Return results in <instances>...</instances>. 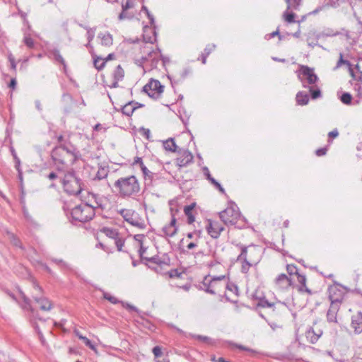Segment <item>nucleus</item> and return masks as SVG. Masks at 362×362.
<instances>
[{
	"instance_id": "16",
	"label": "nucleus",
	"mask_w": 362,
	"mask_h": 362,
	"mask_svg": "<svg viewBox=\"0 0 362 362\" xmlns=\"http://www.w3.org/2000/svg\"><path fill=\"white\" fill-rule=\"evenodd\" d=\"M274 283L279 289H286L291 286L292 280L286 274H281L275 279Z\"/></svg>"
},
{
	"instance_id": "14",
	"label": "nucleus",
	"mask_w": 362,
	"mask_h": 362,
	"mask_svg": "<svg viewBox=\"0 0 362 362\" xmlns=\"http://www.w3.org/2000/svg\"><path fill=\"white\" fill-rule=\"evenodd\" d=\"M135 0H127L126 2L122 4V12L118 16L119 21L125 19H132L134 14L132 12H129L128 10L134 7Z\"/></svg>"
},
{
	"instance_id": "11",
	"label": "nucleus",
	"mask_w": 362,
	"mask_h": 362,
	"mask_svg": "<svg viewBox=\"0 0 362 362\" xmlns=\"http://www.w3.org/2000/svg\"><path fill=\"white\" fill-rule=\"evenodd\" d=\"M177 153L179 156L176 159V163L179 167H186L192 163L194 156L189 150L179 148Z\"/></svg>"
},
{
	"instance_id": "36",
	"label": "nucleus",
	"mask_w": 362,
	"mask_h": 362,
	"mask_svg": "<svg viewBox=\"0 0 362 362\" xmlns=\"http://www.w3.org/2000/svg\"><path fill=\"white\" fill-rule=\"evenodd\" d=\"M160 57H162V55L160 54V50L158 49V52H156V54L150 62V66L151 69H155L157 67L158 64L160 62Z\"/></svg>"
},
{
	"instance_id": "5",
	"label": "nucleus",
	"mask_w": 362,
	"mask_h": 362,
	"mask_svg": "<svg viewBox=\"0 0 362 362\" xmlns=\"http://www.w3.org/2000/svg\"><path fill=\"white\" fill-rule=\"evenodd\" d=\"M51 157L59 173L64 172L65 168L69 164H74L76 161L71 160L70 157H67L65 151L62 148L56 146L51 153Z\"/></svg>"
},
{
	"instance_id": "25",
	"label": "nucleus",
	"mask_w": 362,
	"mask_h": 362,
	"mask_svg": "<svg viewBox=\"0 0 362 362\" xmlns=\"http://www.w3.org/2000/svg\"><path fill=\"white\" fill-rule=\"evenodd\" d=\"M163 146L166 151L173 153L177 152L179 150L178 146L176 145L174 139L173 138H169L167 140L163 141Z\"/></svg>"
},
{
	"instance_id": "32",
	"label": "nucleus",
	"mask_w": 362,
	"mask_h": 362,
	"mask_svg": "<svg viewBox=\"0 0 362 362\" xmlns=\"http://www.w3.org/2000/svg\"><path fill=\"white\" fill-rule=\"evenodd\" d=\"M295 17L296 14L293 13V11L288 10L287 8L283 13L284 20L288 23H295Z\"/></svg>"
},
{
	"instance_id": "63",
	"label": "nucleus",
	"mask_w": 362,
	"mask_h": 362,
	"mask_svg": "<svg viewBox=\"0 0 362 362\" xmlns=\"http://www.w3.org/2000/svg\"><path fill=\"white\" fill-rule=\"evenodd\" d=\"M327 149L326 148H321L317 149L315 151V153L317 156H322L327 153Z\"/></svg>"
},
{
	"instance_id": "42",
	"label": "nucleus",
	"mask_w": 362,
	"mask_h": 362,
	"mask_svg": "<svg viewBox=\"0 0 362 362\" xmlns=\"http://www.w3.org/2000/svg\"><path fill=\"white\" fill-rule=\"evenodd\" d=\"M158 52V49L157 50H151V51H150L147 54L146 56L142 57L141 58V63L150 62L151 61L152 58L156 54V52Z\"/></svg>"
},
{
	"instance_id": "62",
	"label": "nucleus",
	"mask_w": 362,
	"mask_h": 362,
	"mask_svg": "<svg viewBox=\"0 0 362 362\" xmlns=\"http://www.w3.org/2000/svg\"><path fill=\"white\" fill-rule=\"evenodd\" d=\"M145 238V235L143 234H137L134 236V238L136 241H137L139 245L143 244V240Z\"/></svg>"
},
{
	"instance_id": "30",
	"label": "nucleus",
	"mask_w": 362,
	"mask_h": 362,
	"mask_svg": "<svg viewBox=\"0 0 362 362\" xmlns=\"http://www.w3.org/2000/svg\"><path fill=\"white\" fill-rule=\"evenodd\" d=\"M288 10L298 11L301 5L302 0H285Z\"/></svg>"
},
{
	"instance_id": "59",
	"label": "nucleus",
	"mask_w": 362,
	"mask_h": 362,
	"mask_svg": "<svg viewBox=\"0 0 362 362\" xmlns=\"http://www.w3.org/2000/svg\"><path fill=\"white\" fill-rule=\"evenodd\" d=\"M212 185H214L220 192L222 194H225V189L223 188V187L221 185L219 182H218L216 180H212Z\"/></svg>"
},
{
	"instance_id": "10",
	"label": "nucleus",
	"mask_w": 362,
	"mask_h": 362,
	"mask_svg": "<svg viewBox=\"0 0 362 362\" xmlns=\"http://www.w3.org/2000/svg\"><path fill=\"white\" fill-rule=\"evenodd\" d=\"M237 246L240 249V254L237 257V262L241 263V272L247 274L250 267L253 265L247 261V249L250 247H246L241 244Z\"/></svg>"
},
{
	"instance_id": "31",
	"label": "nucleus",
	"mask_w": 362,
	"mask_h": 362,
	"mask_svg": "<svg viewBox=\"0 0 362 362\" xmlns=\"http://www.w3.org/2000/svg\"><path fill=\"white\" fill-rule=\"evenodd\" d=\"M109 173L108 167L100 165L95 175V179L100 180L105 178Z\"/></svg>"
},
{
	"instance_id": "1",
	"label": "nucleus",
	"mask_w": 362,
	"mask_h": 362,
	"mask_svg": "<svg viewBox=\"0 0 362 362\" xmlns=\"http://www.w3.org/2000/svg\"><path fill=\"white\" fill-rule=\"evenodd\" d=\"M92 197L94 199L93 203H81L71 209V216L73 221L88 222L94 217L96 209L104 208L100 198L94 194Z\"/></svg>"
},
{
	"instance_id": "8",
	"label": "nucleus",
	"mask_w": 362,
	"mask_h": 362,
	"mask_svg": "<svg viewBox=\"0 0 362 362\" xmlns=\"http://www.w3.org/2000/svg\"><path fill=\"white\" fill-rule=\"evenodd\" d=\"M164 86L161 85L158 80L151 79L144 88L143 91L145 92L150 98L158 99L163 92Z\"/></svg>"
},
{
	"instance_id": "9",
	"label": "nucleus",
	"mask_w": 362,
	"mask_h": 362,
	"mask_svg": "<svg viewBox=\"0 0 362 362\" xmlns=\"http://www.w3.org/2000/svg\"><path fill=\"white\" fill-rule=\"evenodd\" d=\"M171 211V220L170 222L163 226L162 230L164 233L165 236L168 237H173L175 236L178 230V227L176 224L177 220H176V214L179 212V210L176 209L174 210L173 207L170 208Z\"/></svg>"
},
{
	"instance_id": "48",
	"label": "nucleus",
	"mask_w": 362,
	"mask_h": 362,
	"mask_svg": "<svg viewBox=\"0 0 362 362\" xmlns=\"http://www.w3.org/2000/svg\"><path fill=\"white\" fill-rule=\"evenodd\" d=\"M80 339L83 341V343L88 346L92 350H95V346L92 343V341L88 339L86 337L80 336Z\"/></svg>"
},
{
	"instance_id": "61",
	"label": "nucleus",
	"mask_w": 362,
	"mask_h": 362,
	"mask_svg": "<svg viewBox=\"0 0 362 362\" xmlns=\"http://www.w3.org/2000/svg\"><path fill=\"white\" fill-rule=\"evenodd\" d=\"M122 303L123 307L126 308L127 309H128L130 311H135V312L139 311V310L135 306H134L132 305H130L127 303H123V302Z\"/></svg>"
},
{
	"instance_id": "37",
	"label": "nucleus",
	"mask_w": 362,
	"mask_h": 362,
	"mask_svg": "<svg viewBox=\"0 0 362 362\" xmlns=\"http://www.w3.org/2000/svg\"><path fill=\"white\" fill-rule=\"evenodd\" d=\"M23 41L29 49L35 47V42L30 34L25 33Z\"/></svg>"
},
{
	"instance_id": "44",
	"label": "nucleus",
	"mask_w": 362,
	"mask_h": 362,
	"mask_svg": "<svg viewBox=\"0 0 362 362\" xmlns=\"http://www.w3.org/2000/svg\"><path fill=\"white\" fill-rule=\"evenodd\" d=\"M190 74V69L188 68L182 70L180 74L179 78L174 81V83H179L185 80V78Z\"/></svg>"
},
{
	"instance_id": "7",
	"label": "nucleus",
	"mask_w": 362,
	"mask_h": 362,
	"mask_svg": "<svg viewBox=\"0 0 362 362\" xmlns=\"http://www.w3.org/2000/svg\"><path fill=\"white\" fill-rule=\"evenodd\" d=\"M219 217L226 225H235L240 217V213L237 205L232 204L219 213Z\"/></svg>"
},
{
	"instance_id": "64",
	"label": "nucleus",
	"mask_w": 362,
	"mask_h": 362,
	"mask_svg": "<svg viewBox=\"0 0 362 362\" xmlns=\"http://www.w3.org/2000/svg\"><path fill=\"white\" fill-rule=\"evenodd\" d=\"M354 88L357 91L358 97L362 98V86L359 84H356Z\"/></svg>"
},
{
	"instance_id": "56",
	"label": "nucleus",
	"mask_w": 362,
	"mask_h": 362,
	"mask_svg": "<svg viewBox=\"0 0 362 362\" xmlns=\"http://www.w3.org/2000/svg\"><path fill=\"white\" fill-rule=\"evenodd\" d=\"M152 351L155 357L156 358L160 357L162 356L161 348L158 346H156L155 347H153Z\"/></svg>"
},
{
	"instance_id": "47",
	"label": "nucleus",
	"mask_w": 362,
	"mask_h": 362,
	"mask_svg": "<svg viewBox=\"0 0 362 362\" xmlns=\"http://www.w3.org/2000/svg\"><path fill=\"white\" fill-rule=\"evenodd\" d=\"M83 28L87 30V33H86L87 39H88V41H89V42H90L95 37V28H90L89 27H83Z\"/></svg>"
},
{
	"instance_id": "49",
	"label": "nucleus",
	"mask_w": 362,
	"mask_h": 362,
	"mask_svg": "<svg viewBox=\"0 0 362 362\" xmlns=\"http://www.w3.org/2000/svg\"><path fill=\"white\" fill-rule=\"evenodd\" d=\"M103 298L113 304H117L119 303V300H117L115 296H112L108 293H104Z\"/></svg>"
},
{
	"instance_id": "54",
	"label": "nucleus",
	"mask_w": 362,
	"mask_h": 362,
	"mask_svg": "<svg viewBox=\"0 0 362 362\" xmlns=\"http://www.w3.org/2000/svg\"><path fill=\"white\" fill-rule=\"evenodd\" d=\"M216 47V45L214 44L212 45H208L204 50V52L206 57H208L211 52L214 50V49Z\"/></svg>"
},
{
	"instance_id": "21",
	"label": "nucleus",
	"mask_w": 362,
	"mask_h": 362,
	"mask_svg": "<svg viewBox=\"0 0 362 362\" xmlns=\"http://www.w3.org/2000/svg\"><path fill=\"white\" fill-rule=\"evenodd\" d=\"M146 260L160 266L169 265L170 263V259L167 254H163L162 256H154L146 259Z\"/></svg>"
},
{
	"instance_id": "2",
	"label": "nucleus",
	"mask_w": 362,
	"mask_h": 362,
	"mask_svg": "<svg viewBox=\"0 0 362 362\" xmlns=\"http://www.w3.org/2000/svg\"><path fill=\"white\" fill-rule=\"evenodd\" d=\"M114 187L122 198L132 197L140 192L139 182L134 175L119 178L115 182Z\"/></svg>"
},
{
	"instance_id": "46",
	"label": "nucleus",
	"mask_w": 362,
	"mask_h": 362,
	"mask_svg": "<svg viewBox=\"0 0 362 362\" xmlns=\"http://www.w3.org/2000/svg\"><path fill=\"white\" fill-rule=\"evenodd\" d=\"M286 270L290 276L298 274V269L293 264H287Z\"/></svg>"
},
{
	"instance_id": "23",
	"label": "nucleus",
	"mask_w": 362,
	"mask_h": 362,
	"mask_svg": "<svg viewBox=\"0 0 362 362\" xmlns=\"http://www.w3.org/2000/svg\"><path fill=\"white\" fill-rule=\"evenodd\" d=\"M98 37L103 46L110 47L113 44L112 35L108 32L98 33Z\"/></svg>"
},
{
	"instance_id": "52",
	"label": "nucleus",
	"mask_w": 362,
	"mask_h": 362,
	"mask_svg": "<svg viewBox=\"0 0 362 362\" xmlns=\"http://www.w3.org/2000/svg\"><path fill=\"white\" fill-rule=\"evenodd\" d=\"M47 177L49 180H58V179L60 180V178H62L63 176L59 175L58 173H57L55 172H51L50 173H49L47 175Z\"/></svg>"
},
{
	"instance_id": "26",
	"label": "nucleus",
	"mask_w": 362,
	"mask_h": 362,
	"mask_svg": "<svg viewBox=\"0 0 362 362\" xmlns=\"http://www.w3.org/2000/svg\"><path fill=\"white\" fill-rule=\"evenodd\" d=\"M297 276V279L298 283L300 284L298 291L300 292H306L308 294H312L311 291L306 286V277L305 275L300 274L298 273Z\"/></svg>"
},
{
	"instance_id": "22",
	"label": "nucleus",
	"mask_w": 362,
	"mask_h": 362,
	"mask_svg": "<svg viewBox=\"0 0 362 362\" xmlns=\"http://www.w3.org/2000/svg\"><path fill=\"white\" fill-rule=\"evenodd\" d=\"M322 334V330L318 329L317 332H315L313 328L310 327L307 330L305 337L310 343L315 344L317 341Z\"/></svg>"
},
{
	"instance_id": "40",
	"label": "nucleus",
	"mask_w": 362,
	"mask_h": 362,
	"mask_svg": "<svg viewBox=\"0 0 362 362\" xmlns=\"http://www.w3.org/2000/svg\"><path fill=\"white\" fill-rule=\"evenodd\" d=\"M309 88L312 99L315 100L321 97V90L319 88H313L310 87Z\"/></svg>"
},
{
	"instance_id": "13",
	"label": "nucleus",
	"mask_w": 362,
	"mask_h": 362,
	"mask_svg": "<svg viewBox=\"0 0 362 362\" xmlns=\"http://www.w3.org/2000/svg\"><path fill=\"white\" fill-rule=\"evenodd\" d=\"M331 305L327 313V320L329 322H337V313L339 310V305L341 303V300L339 299H332L330 296Z\"/></svg>"
},
{
	"instance_id": "41",
	"label": "nucleus",
	"mask_w": 362,
	"mask_h": 362,
	"mask_svg": "<svg viewBox=\"0 0 362 362\" xmlns=\"http://www.w3.org/2000/svg\"><path fill=\"white\" fill-rule=\"evenodd\" d=\"M8 235L10 241L13 245L22 248V244L21 240L13 233H8Z\"/></svg>"
},
{
	"instance_id": "43",
	"label": "nucleus",
	"mask_w": 362,
	"mask_h": 362,
	"mask_svg": "<svg viewBox=\"0 0 362 362\" xmlns=\"http://www.w3.org/2000/svg\"><path fill=\"white\" fill-rule=\"evenodd\" d=\"M340 100L344 104L350 105L351 103L352 96L349 93H344Z\"/></svg>"
},
{
	"instance_id": "4",
	"label": "nucleus",
	"mask_w": 362,
	"mask_h": 362,
	"mask_svg": "<svg viewBox=\"0 0 362 362\" xmlns=\"http://www.w3.org/2000/svg\"><path fill=\"white\" fill-rule=\"evenodd\" d=\"M225 280V275L213 277L207 275L204 276L203 281L200 283L199 288L208 293L215 295L223 289L221 286Z\"/></svg>"
},
{
	"instance_id": "51",
	"label": "nucleus",
	"mask_w": 362,
	"mask_h": 362,
	"mask_svg": "<svg viewBox=\"0 0 362 362\" xmlns=\"http://www.w3.org/2000/svg\"><path fill=\"white\" fill-rule=\"evenodd\" d=\"M21 294L25 304L24 308L30 310L32 312H33V310L32 309L30 305V300L23 293L21 292Z\"/></svg>"
},
{
	"instance_id": "60",
	"label": "nucleus",
	"mask_w": 362,
	"mask_h": 362,
	"mask_svg": "<svg viewBox=\"0 0 362 362\" xmlns=\"http://www.w3.org/2000/svg\"><path fill=\"white\" fill-rule=\"evenodd\" d=\"M203 170H204V173L205 176L206 177V179H207L208 180H209V181L211 182V183L212 184V180H215V179H214V177H211V174H210V173H209V170L208 168H207V167H204V168H203Z\"/></svg>"
},
{
	"instance_id": "53",
	"label": "nucleus",
	"mask_w": 362,
	"mask_h": 362,
	"mask_svg": "<svg viewBox=\"0 0 362 362\" xmlns=\"http://www.w3.org/2000/svg\"><path fill=\"white\" fill-rule=\"evenodd\" d=\"M141 170L145 177H152L153 173L148 170L145 165H142Z\"/></svg>"
},
{
	"instance_id": "19",
	"label": "nucleus",
	"mask_w": 362,
	"mask_h": 362,
	"mask_svg": "<svg viewBox=\"0 0 362 362\" xmlns=\"http://www.w3.org/2000/svg\"><path fill=\"white\" fill-rule=\"evenodd\" d=\"M247 249V261L254 265H256L260 261L259 255V250L254 245H249Z\"/></svg>"
},
{
	"instance_id": "34",
	"label": "nucleus",
	"mask_w": 362,
	"mask_h": 362,
	"mask_svg": "<svg viewBox=\"0 0 362 362\" xmlns=\"http://www.w3.org/2000/svg\"><path fill=\"white\" fill-rule=\"evenodd\" d=\"M221 288L230 291L231 292L235 293L237 296L238 295V288L235 284L233 283H228L225 280Z\"/></svg>"
},
{
	"instance_id": "17",
	"label": "nucleus",
	"mask_w": 362,
	"mask_h": 362,
	"mask_svg": "<svg viewBox=\"0 0 362 362\" xmlns=\"http://www.w3.org/2000/svg\"><path fill=\"white\" fill-rule=\"evenodd\" d=\"M300 73L303 76L307 78L308 84H315L318 80L317 76L314 73V70L307 66H301Z\"/></svg>"
},
{
	"instance_id": "39",
	"label": "nucleus",
	"mask_w": 362,
	"mask_h": 362,
	"mask_svg": "<svg viewBox=\"0 0 362 362\" xmlns=\"http://www.w3.org/2000/svg\"><path fill=\"white\" fill-rule=\"evenodd\" d=\"M94 66L98 70H101L105 65V61L101 57H98L94 59Z\"/></svg>"
},
{
	"instance_id": "3",
	"label": "nucleus",
	"mask_w": 362,
	"mask_h": 362,
	"mask_svg": "<svg viewBox=\"0 0 362 362\" xmlns=\"http://www.w3.org/2000/svg\"><path fill=\"white\" fill-rule=\"evenodd\" d=\"M64 191L69 195H77L82 190L81 180L76 176L73 170L64 173L62 178H60Z\"/></svg>"
},
{
	"instance_id": "18",
	"label": "nucleus",
	"mask_w": 362,
	"mask_h": 362,
	"mask_svg": "<svg viewBox=\"0 0 362 362\" xmlns=\"http://www.w3.org/2000/svg\"><path fill=\"white\" fill-rule=\"evenodd\" d=\"M34 300L39 305L40 310L43 311H49L52 308V302L45 296H38L34 295L33 296Z\"/></svg>"
},
{
	"instance_id": "35",
	"label": "nucleus",
	"mask_w": 362,
	"mask_h": 362,
	"mask_svg": "<svg viewBox=\"0 0 362 362\" xmlns=\"http://www.w3.org/2000/svg\"><path fill=\"white\" fill-rule=\"evenodd\" d=\"M103 231L107 237L113 239L114 240L119 235V233L115 229L104 228Z\"/></svg>"
},
{
	"instance_id": "58",
	"label": "nucleus",
	"mask_w": 362,
	"mask_h": 362,
	"mask_svg": "<svg viewBox=\"0 0 362 362\" xmlns=\"http://www.w3.org/2000/svg\"><path fill=\"white\" fill-rule=\"evenodd\" d=\"M146 249L147 248L145 247L143 244L140 245V248L139 250V254L141 259H147L146 257H144V254L146 252Z\"/></svg>"
},
{
	"instance_id": "27",
	"label": "nucleus",
	"mask_w": 362,
	"mask_h": 362,
	"mask_svg": "<svg viewBox=\"0 0 362 362\" xmlns=\"http://www.w3.org/2000/svg\"><path fill=\"white\" fill-rule=\"evenodd\" d=\"M259 307L272 308V313H276L277 310V308L275 306V304L274 303L269 302L268 300L264 297L259 298L258 303H257V308Z\"/></svg>"
},
{
	"instance_id": "28",
	"label": "nucleus",
	"mask_w": 362,
	"mask_h": 362,
	"mask_svg": "<svg viewBox=\"0 0 362 362\" xmlns=\"http://www.w3.org/2000/svg\"><path fill=\"white\" fill-rule=\"evenodd\" d=\"M135 110H136V107H134V100L126 103L121 108L122 114L128 117H130Z\"/></svg>"
},
{
	"instance_id": "24",
	"label": "nucleus",
	"mask_w": 362,
	"mask_h": 362,
	"mask_svg": "<svg viewBox=\"0 0 362 362\" xmlns=\"http://www.w3.org/2000/svg\"><path fill=\"white\" fill-rule=\"evenodd\" d=\"M196 206V203H192L189 205L184 206L183 211L186 216L187 217V223L192 224L194 221V216L192 214V211Z\"/></svg>"
},
{
	"instance_id": "20",
	"label": "nucleus",
	"mask_w": 362,
	"mask_h": 362,
	"mask_svg": "<svg viewBox=\"0 0 362 362\" xmlns=\"http://www.w3.org/2000/svg\"><path fill=\"white\" fill-rule=\"evenodd\" d=\"M351 327L354 329L356 334L362 332V313L358 312L351 317Z\"/></svg>"
},
{
	"instance_id": "33",
	"label": "nucleus",
	"mask_w": 362,
	"mask_h": 362,
	"mask_svg": "<svg viewBox=\"0 0 362 362\" xmlns=\"http://www.w3.org/2000/svg\"><path fill=\"white\" fill-rule=\"evenodd\" d=\"M124 76V71L121 65H118L113 72V78L116 81H122Z\"/></svg>"
},
{
	"instance_id": "45",
	"label": "nucleus",
	"mask_w": 362,
	"mask_h": 362,
	"mask_svg": "<svg viewBox=\"0 0 362 362\" xmlns=\"http://www.w3.org/2000/svg\"><path fill=\"white\" fill-rule=\"evenodd\" d=\"M195 338L199 341H204L208 344L214 345L215 344V341L212 339L211 338H209L206 336L202 335H197L195 336Z\"/></svg>"
},
{
	"instance_id": "50",
	"label": "nucleus",
	"mask_w": 362,
	"mask_h": 362,
	"mask_svg": "<svg viewBox=\"0 0 362 362\" xmlns=\"http://www.w3.org/2000/svg\"><path fill=\"white\" fill-rule=\"evenodd\" d=\"M115 243L117 246L118 251H122L123 246L124 245V240L119 237V235L115 240Z\"/></svg>"
},
{
	"instance_id": "15",
	"label": "nucleus",
	"mask_w": 362,
	"mask_h": 362,
	"mask_svg": "<svg viewBox=\"0 0 362 362\" xmlns=\"http://www.w3.org/2000/svg\"><path fill=\"white\" fill-rule=\"evenodd\" d=\"M224 227L218 222L209 221L206 230L210 236L214 239L218 238L221 233L224 230Z\"/></svg>"
},
{
	"instance_id": "38",
	"label": "nucleus",
	"mask_w": 362,
	"mask_h": 362,
	"mask_svg": "<svg viewBox=\"0 0 362 362\" xmlns=\"http://www.w3.org/2000/svg\"><path fill=\"white\" fill-rule=\"evenodd\" d=\"M52 55H53V57L55 59V61L62 64L64 66V68L66 67L65 61L58 49L53 50Z\"/></svg>"
},
{
	"instance_id": "6",
	"label": "nucleus",
	"mask_w": 362,
	"mask_h": 362,
	"mask_svg": "<svg viewBox=\"0 0 362 362\" xmlns=\"http://www.w3.org/2000/svg\"><path fill=\"white\" fill-rule=\"evenodd\" d=\"M119 213L123 217L124 221L130 223L132 226L141 230L146 228L145 221L135 211L132 209H123L119 210Z\"/></svg>"
},
{
	"instance_id": "55",
	"label": "nucleus",
	"mask_w": 362,
	"mask_h": 362,
	"mask_svg": "<svg viewBox=\"0 0 362 362\" xmlns=\"http://www.w3.org/2000/svg\"><path fill=\"white\" fill-rule=\"evenodd\" d=\"M341 64L350 65V62L348 60L344 59L342 54H340V58H339V61L337 62L335 69L339 68V66H341Z\"/></svg>"
},
{
	"instance_id": "57",
	"label": "nucleus",
	"mask_w": 362,
	"mask_h": 362,
	"mask_svg": "<svg viewBox=\"0 0 362 362\" xmlns=\"http://www.w3.org/2000/svg\"><path fill=\"white\" fill-rule=\"evenodd\" d=\"M140 132L142 134V135L146 137V139H147L148 140L150 139V136H151V132L148 129H146L144 127H141L140 129Z\"/></svg>"
},
{
	"instance_id": "12",
	"label": "nucleus",
	"mask_w": 362,
	"mask_h": 362,
	"mask_svg": "<svg viewBox=\"0 0 362 362\" xmlns=\"http://www.w3.org/2000/svg\"><path fill=\"white\" fill-rule=\"evenodd\" d=\"M57 146L62 148L64 151H65V154L67 156V157H70L71 160L76 161L81 158L80 151L69 141L59 144Z\"/></svg>"
},
{
	"instance_id": "29",
	"label": "nucleus",
	"mask_w": 362,
	"mask_h": 362,
	"mask_svg": "<svg viewBox=\"0 0 362 362\" xmlns=\"http://www.w3.org/2000/svg\"><path fill=\"white\" fill-rule=\"evenodd\" d=\"M296 102L300 105H305L309 102V95L307 93L300 91L296 94Z\"/></svg>"
}]
</instances>
